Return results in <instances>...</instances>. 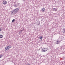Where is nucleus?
<instances>
[{
    "instance_id": "obj_1",
    "label": "nucleus",
    "mask_w": 65,
    "mask_h": 65,
    "mask_svg": "<svg viewBox=\"0 0 65 65\" xmlns=\"http://www.w3.org/2000/svg\"><path fill=\"white\" fill-rule=\"evenodd\" d=\"M19 10V9L18 8L14 9L11 12V14H14L17 13V12Z\"/></svg>"
},
{
    "instance_id": "obj_2",
    "label": "nucleus",
    "mask_w": 65,
    "mask_h": 65,
    "mask_svg": "<svg viewBox=\"0 0 65 65\" xmlns=\"http://www.w3.org/2000/svg\"><path fill=\"white\" fill-rule=\"evenodd\" d=\"M7 2L5 1H4L3 2V4H7Z\"/></svg>"
},
{
    "instance_id": "obj_3",
    "label": "nucleus",
    "mask_w": 65,
    "mask_h": 65,
    "mask_svg": "<svg viewBox=\"0 0 65 65\" xmlns=\"http://www.w3.org/2000/svg\"><path fill=\"white\" fill-rule=\"evenodd\" d=\"M9 50V49L8 48L7 46L5 48V51H8Z\"/></svg>"
},
{
    "instance_id": "obj_4",
    "label": "nucleus",
    "mask_w": 65,
    "mask_h": 65,
    "mask_svg": "<svg viewBox=\"0 0 65 65\" xmlns=\"http://www.w3.org/2000/svg\"><path fill=\"white\" fill-rule=\"evenodd\" d=\"M45 50H43V49L42 50V52H46V51H47V48H45Z\"/></svg>"
},
{
    "instance_id": "obj_5",
    "label": "nucleus",
    "mask_w": 65,
    "mask_h": 65,
    "mask_svg": "<svg viewBox=\"0 0 65 65\" xmlns=\"http://www.w3.org/2000/svg\"><path fill=\"white\" fill-rule=\"evenodd\" d=\"M53 10L54 11H56L57 10V8H53Z\"/></svg>"
},
{
    "instance_id": "obj_6",
    "label": "nucleus",
    "mask_w": 65,
    "mask_h": 65,
    "mask_svg": "<svg viewBox=\"0 0 65 65\" xmlns=\"http://www.w3.org/2000/svg\"><path fill=\"white\" fill-rule=\"evenodd\" d=\"M42 12H44L45 11V8H43L41 10Z\"/></svg>"
},
{
    "instance_id": "obj_7",
    "label": "nucleus",
    "mask_w": 65,
    "mask_h": 65,
    "mask_svg": "<svg viewBox=\"0 0 65 65\" xmlns=\"http://www.w3.org/2000/svg\"><path fill=\"white\" fill-rule=\"evenodd\" d=\"M59 40H57V41L56 42V43L57 44H59Z\"/></svg>"
},
{
    "instance_id": "obj_8",
    "label": "nucleus",
    "mask_w": 65,
    "mask_h": 65,
    "mask_svg": "<svg viewBox=\"0 0 65 65\" xmlns=\"http://www.w3.org/2000/svg\"><path fill=\"white\" fill-rule=\"evenodd\" d=\"M7 47L9 49V48L11 47V45L8 46H7Z\"/></svg>"
},
{
    "instance_id": "obj_9",
    "label": "nucleus",
    "mask_w": 65,
    "mask_h": 65,
    "mask_svg": "<svg viewBox=\"0 0 65 65\" xmlns=\"http://www.w3.org/2000/svg\"><path fill=\"white\" fill-rule=\"evenodd\" d=\"M63 30L62 31V32L63 33H65V28H63Z\"/></svg>"
},
{
    "instance_id": "obj_10",
    "label": "nucleus",
    "mask_w": 65,
    "mask_h": 65,
    "mask_svg": "<svg viewBox=\"0 0 65 65\" xmlns=\"http://www.w3.org/2000/svg\"><path fill=\"white\" fill-rule=\"evenodd\" d=\"M3 56V54H1V55H0V58H2V57Z\"/></svg>"
},
{
    "instance_id": "obj_11",
    "label": "nucleus",
    "mask_w": 65,
    "mask_h": 65,
    "mask_svg": "<svg viewBox=\"0 0 65 65\" xmlns=\"http://www.w3.org/2000/svg\"><path fill=\"white\" fill-rule=\"evenodd\" d=\"M37 25H40V22H37Z\"/></svg>"
},
{
    "instance_id": "obj_12",
    "label": "nucleus",
    "mask_w": 65,
    "mask_h": 65,
    "mask_svg": "<svg viewBox=\"0 0 65 65\" xmlns=\"http://www.w3.org/2000/svg\"><path fill=\"white\" fill-rule=\"evenodd\" d=\"M3 37V36L2 35H0V38H2Z\"/></svg>"
},
{
    "instance_id": "obj_13",
    "label": "nucleus",
    "mask_w": 65,
    "mask_h": 65,
    "mask_svg": "<svg viewBox=\"0 0 65 65\" xmlns=\"http://www.w3.org/2000/svg\"><path fill=\"white\" fill-rule=\"evenodd\" d=\"M42 36L40 37H39L40 39H41V40H42Z\"/></svg>"
},
{
    "instance_id": "obj_14",
    "label": "nucleus",
    "mask_w": 65,
    "mask_h": 65,
    "mask_svg": "<svg viewBox=\"0 0 65 65\" xmlns=\"http://www.w3.org/2000/svg\"><path fill=\"white\" fill-rule=\"evenodd\" d=\"M22 32V31H21V30H20L19 31V34H21V33Z\"/></svg>"
},
{
    "instance_id": "obj_15",
    "label": "nucleus",
    "mask_w": 65,
    "mask_h": 65,
    "mask_svg": "<svg viewBox=\"0 0 65 65\" xmlns=\"http://www.w3.org/2000/svg\"><path fill=\"white\" fill-rule=\"evenodd\" d=\"M14 21H15V19H13L12 21V23H13V22Z\"/></svg>"
},
{
    "instance_id": "obj_16",
    "label": "nucleus",
    "mask_w": 65,
    "mask_h": 65,
    "mask_svg": "<svg viewBox=\"0 0 65 65\" xmlns=\"http://www.w3.org/2000/svg\"><path fill=\"white\" fill-rule=\"evenodd\" d=\"M24 28H23V29H22L21 30V31H22V32H23V31H24Z\"/></svg>"
},
{
    "instance_id": "obj_17",
    "label": "nucleus",
    "mask_w": 65,
    "mask_h": 65,
    "mask_svg": "<svg viewBox=\"0 0 65 65\" xmlns=\"http://www.w3.org/2000/svg\"><path fill=\"white\" fill-rule=\"evenodd\" d=\"M26 65H30V64L28 63H27V64H26Z\"/></svg>"
},
{
    "instance_id": "obj_18",
    "label": "nucleus",
    "mask_w": 65,
    "mask_h": 65,
    "mask_svg": "<svg viewBox=\"0 0 65 65\" xmlns=\"http://www.w3.org/2000/svg\"><path fill=\"white\" fill-rule=\"evenodd\" d=\"M43 50H46V49H45V48H43Z\"/></svg>"
},
{
    "instance_id": "obj_19",
    "label": "nucleus",
    "mask_w": 65,
    "mask_h": 65,
    "mask_svg": "<svg viewBox=\"0 0 65 65\" xmlns=\"http://www.w3.org/2000/svg\"><path fill=\"white\" fill-rule=\"evenodd\" d=\"M1 31V29H0V31Z\"/></svg>"
},
{
    "instance_id": "obj_20",
    "label": "nucleus",
    "mask_w": 65,
    "mask_h": 65,
    "mask_svg": "<svg viewBox=\"0 0 65 65\" xmlns=\"http://www.w3.org/2000/svg\"><path fill=\"white\" fill-rule=\"evenodd\" d=\"M42 21V20H41V21Z\"/></svg>"
}]
</instances>
